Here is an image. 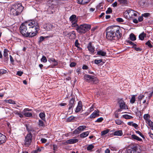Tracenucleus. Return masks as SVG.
I'll use <instances>...</instances> for the list:
<instances>
[{"label": "nucleus", "instance_id": "41", "mask_svg": "<svg viewBox=\"0 0 153 153\" xmlns=\"http://www.w3.org/2000/svg\"><path fill=\"white\" fill-rule=\"evenodd\" d=\"M14 113L15 114L18 115L21 118H22L23 117V115L21 113L18 112L17 111H15L14 112Z\"/></svg>", "mask_w": 153, "mask_h": 153}, {"label": "nucleus", "instance_id": "21", "mask_svg": "<svg viewBox=\"0 0 153 153\" xmlns=\"http://www.w3.org/2000/svg\"><path fill=\"white\" fill-rule=\"evenodd\" d=\"M127 124L128 125L132 126L135 128L137 129L138 125L136 123H134L133 122H130L128 123Z\"/></svg>", "mask_w": 153, "mask_h": 153}, {"label": "nucleus", "instance_id": "14", "mask_svg": "<svg viewBox=\"0 0 153 153\" xmlns=\"http://www.w3.org/2000/svg\"><path fill=\"white\" fill-rule=\"evenodd\" d=\"M78 141V140L77 139H71L67 140L66 143L68 144H71L75 143Z\"/></svg>", "mask_w": 153, "mask_h": 153}, {"label": "nucleus", "instance_id": "51", "mask_svg": "<svg viewBox=\"0 0 153 153\" xmlns=\"http://www.w3.org/2000/svg\"><path fill=\"white\" fill-rule=\"evenodd\" d=\"M103 120V118L102 117L99 118L95 121V122H101Z\"/></svg>", "mask_w": 153, "mask_h": 153}, {"label": "nucleus", "instance_id": "32", "mask_svg": "<svg viewBox=\"0 0 153 153\" xmlns=\"http://www.w3.org/2000/svg\"><path fill=\"white\" fill-rule=\"evenodd\" d=\"M102 59H99V60H97L95 59L94 61V63L98 65H102V64H100V63L102 62Z\"/></svg>", "mask_w": 153, "mask_h": 153}, {"label": "nucleus", "instance_id": "45", "mask_svg": "<svg viewBox=\"0 0 153 153\" xmlns=\"http://www.w3.org/2000/svg\"><path fill=\"white\" fill-rule=\"evenodd\" d=\"M50 60L52 62H54V65H56L58 64V63L56 60L53 58H51L50 59Z\"/></svg>", "mask_w": 153, "mask_h": 153}, {"label": "nucleus", "instance_id": "47", "mask_svg": "<svg viewBox=\"0 0 153 153\" xmlns=\"http://www.w3.org/2000/svg\"><path fill=\"white\" fill-rule=\"evenodd\" d=\"M135 132L137 134H139L143 138H145L144 135L140 131H135Z\"/></svg>", "mask_w": 153, "mask_h": 153}, {"label": "nucleus", "instance_id": "53", "mask_svg": "<svg viewBox=\"0 0 153 153\" xmlns=\"http://www.w3.org/2000/svg\"><path fill=\"white\" fill-rule=\"evenodd\" d=\"M133 48L137 51H142V49L140 48H137L136 46L134 47Z\"/></svg>", "mask_w": 153, "mask_h": 153}, {"label": "nucleus", "instance_id": "54", "mask_svg": "<svg viewBox=\"0 0 153 153\" xmlns=\"http://www.w3.org/2000/svg\"><path fill=\"white\" fill-rule=\"evenodd\" d=\"M144 97V95L142 94H140L138 96V98L139 100L141 101V100Z\"/></svg>", "mask_w": 153, "mask_h": 153}, {"label": "nucleus", "instance_id": "29", "mask_svg": "<svg viewBox=\"0 0 153 153\" xmlns=\"http://www.w3.org/2000/svg\"><path fill=\"white\" fill-rule=\"evenodd\" d=\"M23 113L24 115L26 117H30L32 116V114L31 113L28 112H23Z\"/></svg>", "mask_w": 153, "mask_h": 153}, {"label": "nucleus", "instance_id": "64", "mask_svg": "<svg viewBox=\"0 0 153 153\" xmlns=\"http://www.w3.org/2000/svg\"><path fill=\"white\" fill-rule=\"evenodd\" d=\"M143 20V18L142 16H140L138 18V21L140 22L142 21Z\"/></svg>", "mask_w": 153, "mask_h": 153}, {"label": "nucleus", "instance_id": "56", "mask_svg": "<svg viewBox=\"0 0 153 153\" xmlns=\"http://www.w3.org/2000/svg\"><path fill=\"white\" fill-rule=\"evenodd\" d=\"M23 73V72L22 71H17L16 73V75L19 76H21L22 74Z\"/></svg>", "mask_w": 153, "mask_h": 153}, {"label": "nucleus", "instance_id": "62", "mask_svg": "<svg viewBox=\"0 0 153 153\" xmlns=\"http://www.w3.org/2000/svg\"><path fill=\"white\" fill-rule=\"evenodd\" d=\"M45 38V37H43L42 36H41L39 38V42H41L43 41L44 40Z\"/></svg>", "mask_w": 153, "mask_h": 153}, {"label": "nucleus", "instance_id": "17", "mask_svg": "<svg viewBox=\"0 0 153 153\" xmlns=\"http://www.w3.org/2000/svg\"><path fill=\"white\" fill-rule=\"evenodd\" d=\"M97 54L102 56H105L106 55V53L102 50H100L97 51Z\"/></svg>", "mask_w": 153, "mask_h": 153}, {"label": "nucleus", "instance_id": "16", "mask_svg": "<svg viewBox=\"0 0 153 153\" xmlns=\"http://www.w3.org/2000/svg\"><path fill=\"white\" fill-rule=\"evenodd\" d=\"M69 20L71 22L77 21V19L76 18V16L75 15H72L69 18Z\"/></svg>", "mask_w": 153, "mask_h": 153}, {"label": "nucleus", "instance_id": "31", "mask_svg": "<svg viewBox=\"0 0 153 153\" xmlns=\"http://www.w3.org/2000/svg\"><path fill=\"white\" fill-rule=\"evenodd\" d=\"M130 37L131 40L132 41H134L136 39V37L132 33L130 34Z\"/></svg>", "mask_w": 153, "mask_h": 153}, {"label": "nucleus", "instance_id": "10", "mask_svg": "<svg viewBox=\"0 0 153 153\" xmlns=\"http://www.w3.org/2000/svg\"><path fill=\"white\" fill-rule=\"evenodd\" d=\"M75 99L74 98H72L71 99L68 105V106H69L68 107V109L69 110L74 107L75 104Z\"/></svg>", "mask_w": 153, "mask_h": 153}, {"label": "nucleus", "instance_id": "57", "mask_svg": "<svg viewBox=\"0 0 153 153\" xmlns=\"http://www.w3.org/2000/svg\"><path fill=\"white\" fill-rule=\"evenodd\" d=\"M128 43L131 45H133V48H134V46H136V45L135 44H134V43H133V42H132L130 41H129L128 42Z\"/></svg>", "mask_w": 153, "mask_h": 153}, {"label": "nucleus", "instance_id": "23", "mask_svg": "<svg viewBox=\"0 0 153 153\" xmlns=\"http://www.w3.org/2000/svg\"><path fill=\"white\" fill-rule=\"evenodd\" d=\"M131 138L134 140H138L139 141H142V139L135 134H132L131 136Z\"/></svg>", "mask_w": 153, "mask_h": 153}, {"label": "nucleus", "instance_id": "48", "mask_svg": "<svg viewBox=\"0 0 153 153\" xmlns=\"http://www.w3.org/2000/svg\"><path fill=\"white\" fill-rule=\"evenodd\" d=\"M41 61L44 62H47V60L46 57L45 56H43L42 58L41 59Z\"/></svg>", "mask_w": 153, "mask_h": 153}, {"label": "nucleus", "instance_id": "26", "mask_svg": "<svg viewBox=\"0 0 153 153\" xmlns=\"http://www.w3.org/2000/svg\"><path fill=\"white\" fill-rule=\"evenodd\" d=\"M123 134V132L122 131L119 130L115 131L114 132V135H115L121 136Z\"/></svg>", "mask_w": 153, "mask_h": 153}, {"label": "nucleus", "instance_id": "19", "mask_svg": "<svg viewBox=\"0 0 153 153\" xmlns=\"http://www.w3.org/2000/svg\"><path fill=\"white\" fill-rule=\"evenodd\" d=\"M146 36V34L144 32H143L139 35V38L140 39L143 40L144 38H145Z\"/></svg>", "mask_w": 153, "mask_h": 153}, {"label": "nucleus", "instance_id": "28", "mask_svg": "<svg viewBox=\"0 0 153 153\" xmlns=\"http://www.w3.org/2000/svg\"><path fill=\"white\" fill-rule=\"evenodd\" d=\"M39 117L43 120H45V115L44 113H40L39 114Z\"/></svg>", "mask_w": 153, "mask_h": 153}, {"label": "nucleus", "instance_id": "61", "mask_svg": "<svg viewBox=\"0 0 153 153\" xmlns=\"http://www.w3.org/2000/svg\"><path fill=\"white\" fill-rule=\"evenodd\" d=\"M149 15V14L148 13H146L142 15V16L145 17L148 16Z\"/></svg>", "mask_w": 153, "mask_h": 153}, {"label": "nucleus", "instance_id": "35", "mask_svg": "<svg viewBox=\"0 0 153 153\" xmlns=\"http://www.w3.org/2000/svg\"><path fill=\"white\" fill-rule=\"evenodd\" d=\"M53 9L52 7H49L47 9V12L49 14H52L53 13Z\"/></svg>", "mask_w": 153, "mask_h": 153}, {"label": "nucleus", "instance_id": "60", "mask_svg": "<svg viewBox=\"0 0 153 153\" xmlns=\"http://www.w3.org/2000/svg\"><path fill=\"white\" fill-rule=\"evenodd\" d=\"M77 2L79 4H83L82 0H76Z\"/></svg>", "mask_w": 153, "mask_h": 153}, {"label": "nucleus", "instance_id": "40", "mask_svg": "<svg viewBox=\"0 0 153 153\" xmlns=\"http://www.w3.org/2000/svg\"><path fill=\"white\" fill-rule=\"evenodd\" d=\"M115 123L117 125H121L123 123L122 121L119 119L115 120Z\"/></svg>", "mask_w": 153, "mask_h": 153}, {"label": "nucleus", "instance_id": "3", "mask_svg": "<svg viewBox=\"0 0 153 153\" xmlns=\"http://www.w3.org/2000/svg\"><path fill=\"white\" fill-rule=\"evenodd\" d=\"M23 7L21 4H16L13 5L10 10V14L14 16H17L22 11Z\"/></svg>", "mask_w": 153, "mask_h": 153}, {"label": "nucleus", "instance_id": "36", "mask_svg": "<svg viewBox=\"0 0 153 153\" xmlns=\"http://www.w3.org/2000/svg\"><path fill=\"white\" fill-rule=\"evenodd\" d=\"M146 123H147L150 127L153 128V122H152L150 120H149L146 122Z\"/></svg>", "mask_w": 153, "mask_h": 153}, {"label": "nucleus", "instance_id": "9", "mask_svg": "<svg viewBox=\"0 0 153 153\" xmlns=\"http://www.w3.org/2000/svg\"><path fill=\"white\" fill-rule=\"evenodd\" d=\"M136 12L133 10L129 9L127 11V13L128 14L129 17L134 18V17L137 16Z\"/></svg>", "mask_w": 153, "mask_h": 153}, {"label": "nucleus", "instance_id": "1", "mask_svg": "<svg viewBox=\"0 0 153 153\" xmlns=\"http://www.w3.org/2000/svg\"><path fill=\"white\" fill-rule=\"evenodd\" d=\"M39 30L37 22L34 20L26 22L20 25V33L25 37H32L36 36Z\"/></svg>", "mask_w": 153, "mask_h": 153}, {"label": "nucleus", "instance_id": "50", "mask_svg": "<svg viewBox=\"0 0 153 153\" xmlns=\"http://www.w3.org/2000/svg\"><path fill=\"white\" fill-rule=\"evenodd\" d=\"M116 21L119 22H123L124 20L121 18H118L116 19Z\"/></svg>", "mask_w": 153, "mask_h": 153}, {"label": "nucleus", "instance_id": "24", "mask_svg": "<svg viewBox=\"0 0 153 153\" xmlns=\"http://www.w3.org/2000/svg\"><path fill=\"white\" fill-rule=\"evenodd\" d=\"M118 2L122 5H126L128 3L127 0H118Z\"/></svg>", "mask_w": 153, "mask_h": 153}, {"label": "nucleus", "instance_id": "4", "mask_svg": "<svg viewBox=\"0 0 153 153\" xmlns=\"http://www.w3.org/2000/svg\"><path fill=\"white\" fill-rule=\"evenodd\" d=\"M141 151L139 146L137 145L131 144L126 149L127 153H140Z\"/></svg>", "mask_w": 153, "mask_h": 153}, {"label": "nucleus", "instance_id": "58", "mask_svg": "<svg viewBox=\"0 0 153 153\" xmlns=\"http://www.w3.org/2000/svg\"><path fill=\"white\" fill-rule=\"evenodd\" d=\"M83 4H85L86 3H88L90 1V0H82Z\"/></svg>", "mask_w": 153, "mask_h": 153}, {"label": "nucleus", "instance_id": "13", "mask_svg": "<svg viewBox=\"0 0 153 153\" xmlns=\"http://www.w3.org/2000/svg\"><path fill=\"white\" fill-rule=\"evenodd\" d=\"M6 137L2 134L0 133V145L5 143L6 141Z\"/></svg>", "mask_w": 153, "mask_h": 153}, {"label": "nucleus", "instance_id": "46", "mask_svg": "<svg viewBox=\"0 0 153 153\" xmlns=\"http://www.w3.org/2000/svg\"><path fill=\"white\" fill-rule=\"evenodd\" d=\"M39 125L40 126H44V123L41 120H39Z\"/></svg>", "mask_w": 153, "mask_h": 153}, {"label": "nucleus", "instance_id": "33", "mask_svg": "<svg viewBox=\"0 0 153 153\" xmlns=\"http://www.w3.org/2000/svg\"><path fill=\"white\" fill-rule=\"evenodd\" d=\"M5 102L6 103H9L10 104H16V103L15 101L12 100L10 99L8 100H5Z\"/></svg>", "mask_w": 153, "mask_h": 153}, {"label": "nucleus", "instance_id": "15", "mask_svg": "<svg viewBox=\"0 0 153 153\" xmlns=\"http://www.w3.org/2000/svg\"><path fill=\"white\" fill-rule=\"evenodd\" d=\"M82 108V102L81 101H79V103L78 105L76 108L75 112H78L80 111Z\"/></svg>", "mask_w": 153, "mask_h": 153}, {"label": "nucleus", "instance_id": "25", "mask_svg": "<svg viewBox=\"0 0 153 153\" xmlns=\"http://www.w3.org/2000/svg\"><path fill=\"white\" fill-rule=\"evenodd\" d=\"M143 118L145 120L146 122L149 120H150V116L148 114H145L143 115Z\"/></svg>", "mask_w": 153, "mask_h": 153}, {"label": "nucleus", "instance_id": "27", "mask_svg": "<svg viewBox=\"0 0 153 153\" xmlns=\"http://www.w3.org/2000/svg\"><path fill=\"white\" fill-rule=\"evenodd\" d=\"M53 25L51 24H48L47 25L45 29L47 30H50L52 28Z\"/></svg>", "mask_w": 153, "mask_h": 153}, {"label": "nucleus", "instance_id": "52", "mask_svg": "<svg viewBox=\"0 0 153 153\" xmlns=\"http://www.w3.org/2000/svg\"><path fill=\"white\" fill-rule=\"evenodd\" d=\"M75 45L76 47L79 48V44L78 42V40L77 39L76 40L75 42Z\"/></svg>", "mask_w": 153, "mask_h": 153}, {"label": "nucleus", "instance_id": "49", "mask_svg": "<svg viewBox=\"0 0 153 153\" xmlns=\"http://www.w3.org/2000/svg\"><path fill=\"white\" fill-rule=\"evenodd\" d=\"M112 12V10L111 8H109L106 11V14H109L111 13Z\"/></svg>", "mask_w": 153, "mask_h": 153}, {"label": "nucleus", "instance_id": "2", "mask_svg": "<svg viewBox=\"0 0 153 153\" xmlns=\"http://www.w3.org/2000/svg\"><path fill=\"white\" fill-rule=\"evenodd\" d=\"M120 27L117 26H111L106 29V37L110 40H117L120 39L122 34L120 30Z\"/></svg>", "mask_w": 153, "mask_h": 153}, {"label": "nucleus", "instance_id": "30", "mask_svg": "<svg viewBox=\"0 0 153 153\" xmlns=\"http://www.w3.org/2000/svg\"><path fill=\"white\" fill-rule=\"evenodd\" d=\"M135 95H133L130 99V102L131 104L134 103L135 101Z\"/></svg>", "mask_w": 153, "mask_h": 153}, {"label": "nucleus", "instance_id": "18", "mask_svg": "<svg viewBox=\"0 0 153 153\" xmlns=\"http://www.w3.org/2000/svg\"><path fill=\"white\" fill-rule=\"evenodd\" d=\"M8 51L7 49H5L4 51V58H5V59H6V60L7 61L8 60Z\"/></svg>", "mask_w": 153, "mask_h": 153}, {"label": "nucleus", "instance_id": "11", "mask_svg": "<svg viewBox=\"0 0 153 153\" xmlns=\"http://www.w3.org/2000/svg\"><path fill=\"white\" fill-rule=\"evenodd\" d=\"M99 111L98 110L95 111L89 117L90 118H94L99 116Z\"/></svg>", "mask_w": 153, "mask_h": 153}, {"label": "nucleus", "instance_id": "7", "mask_svg": "<svg viewBox=\"0 0 153 153\" xmlns=\"http://www.w3.org/2000/svg\"><path fill=\"white\" fill-rule=\"evenodd\" d=\"M32 134L29 133L27 134L25 140V145L27 147L29 146L32 141Z\"/></svg>", "mask_w": 153, "mask_h": 153}, {"label": "nucleus", "instance_id": "22", "mask_svg": "<svg viewBox=\"0 0 153 153\" xmlns=\"http://www.w3.org/2000/svg\"><path fill=\"white\" fill-rule=\"evenodd\" d=\"M89 132L88 131L83 132L79 135L80 136L81 138H85L88 135Z\"/></svg>", "mask_w": 153, "mask_h": 153}, {"label": "nucleus", "instance_id": "63", "mask_svg": "<svg viewBox=\"0 0 153 153\" xmlns=\"http://www.w3.org/2000/svg\"><path fill=\"white\" fill-rule=\"evenodd\" d=\"M88 67L87 66L85 65H84L82 67V68L83 70H87L88 69Z\"/></svg>", "mask_w": 153, "mask_h": 153}, {"label": "nucleus", "instance_id": "8", "mask_svg": "<svg viewBox=\"0 0 153 153\" xmlns=\"http://www.w3.org/2000/svg\"><path fill=\"white\" fill-rule=\"evenodd\" d=\"M118 102L121 109H128V107L126 105L125 102L122 99H119Z\"/></svg>", "mask_w": 153, "mask_h": 153}, {"label": "nucleus", "instance_id": "39", "mask_svg": "<svg viewBox=\"0 0 153 153\" xmlns=\"http://www.w3.org/2000/svg\"><path fill=\"white\" fill-rule=\"evenodd\" d=\"M109 131V129H107L102 131L101 132V135L102 136L104 135L107 134Z\"/></svg>", "mask_w": 153, "mask_h": 153}, {"label": "nucleus", "instance_id": "12", "mask_svg": "<svg viewBox=\"0 0 153 153\" xmlns=\"http://www.w3.org/2000/svg\"><path fill=\"white\" fill-rule=\"evenodd\" d=\"M87 48L88 51L91 53L92 54H93L94 51V47L92 46L91 42H90L88 44Z\"/></svg>", "mask_w": 153, "mask_h": 153}, {"label": "nucleus", "instance_id": "55", "mask_svg": "<svg viewBox=\"0 0 153 153\" xmlns=\"http://www.w3.org/2000/svg\"><path fill=\"white\" fill-rule=\"evenodd\" d=\"M79 129H78V127L73 131L74 133V134H78L79 133Z\"/></svg>", "mask_w": 153, "mask_h": 153}, {"label": "nucleus", "instance_id": "42", "mask_svg": "<svg viewBox=\"0 0 153 153\" xmlns=\"http://www.w3.org/2000/svg\"><path fill=\"white\" fill-rule=\"evenodd\" d=\"M151 41L149 40L146 43V45H148L150 48H152L153 47L151 43Z\"/></svg>", "mask_w": 153, "mask_h": 153}, {"label": "nucleus", "instance_id": "44", "mask_svg": "<svg viewBox=\"0 0 153 153\" xmlns=\"http://www.w3.org/2000/svg\"><path fill=\"white\" fill-rule=\"evenodd\" d=\"M123 117L126 119H130L132 117L131 116L129 115L128 114H125L123 115Z\"/></svg>", "mask_w": 153, "mask_h": 153}, {"label": "nucleus", "instance_id": "43", "mask_svg": "<svg viewBox=\"0 0 153 153\" xmlns=\"http://www.w3.org/2000/svg\"><path fill=\"white\" fill-rule=\"evenodd\" d=\"M86 128V126H80L78 127V129L79 131H83Z\"/></svg>", "mask_w": 153, "mask_h": 153}, {"label": "nucleus", "instance_id": "6", "mask_svg": "<svg viewBox=\"0 0 153 153\" xmlns=\"http://www.w3.org/2000/svg\"><path fill=\"white\" fill-rule=\"evenodd\" d=\"M84 78L87 81L90 83H93L98 82V79L94 76L85 74L84 76Z\"/></svg>", "mask_w": 153, "mask_h": 153}, {"label": "nucleus", "instance_id": "38", "mask_svg": "<svg viewBox=\"0 0 153 153\" xmlns=\"http://www.w3.org/2000/svg\"><path fill=\"white\" fill-rule=\"evenodd\" d=\"M94 147V146L92 145V144H91L90 145H89L87 148V149L88 151H91L92 149H93Z\"/></svg>", "mask_w": 153, "mask_h": 153}, {"label": "nucleus", "instance_id": "34", "mask_svg": "<svg viewBox=\"0 0 153 153\" xmlns=\"http://www.w3.org/2000/svg\"><path fill=\"white\" fill-rule=\"evenodd\" d=\"M152 94L151 92L150 94H149V95L148 97H146V99L147 100V102H146V104L147 105L149 103V100H150V99L152 97Z\"/></svg>", "mask_w": 153, "mask_h": 153}, {"label": "nucleus", "instance_id": "59", "mask_svg": "<svg viewBox=\"0 0 153 153\" xmlns=\"http://www.w3.org/2000/svg\"><path fill=\"white\" fill-rule=\"evenodd\" d=\"M47 140L45 138H42L41 139V141L42 143H45L47 142Z\"/></svg>", "mask_w": 153, "mask_h": 153}, {"label": "nucleus", "instance_id": "20", "mask_svg": "<svg viewBox=\"0 0 153 153\" xmlns=\"http://www.w3.org/2000/svg\"><path fill=\"white\" fill-rule=\"evenodd\" d=\"M67 35H68L69 36H71V39H75L76 37V34L74 31L70 32L67 34Z\"/></svg>", "mask_w": 153, "mask_h": 153}, {"label": "nucleus", "instance_id": "37", "mask_svg": "<svg viewBox=\"0 0 153 153\" xmlns=\"http://www.w3.org/2000/svg\"><path fill=\"white\" fill-rule=\"evenodd\" d=\"M72 27H76V28H77L78 27L79 25H78L77 24V22H72Z\"/></svg>", "mask_w": 153, "mask_h": 153}, {"label": "nucleus", "instance_id": "5", "mask_svg": "<svg viewBox=\"0 0 153 153\" xmlns=\"http://www.w3.org/2000/svg\"><path fill=\"white\" fill-rule=\"evenodd\" d=\"M91 29L90 25L83 24L80 25L76 29L77 32L80 34H84Z\"/></svg>", "mask_w": 153, "mask_h": 153}]
</instances>
